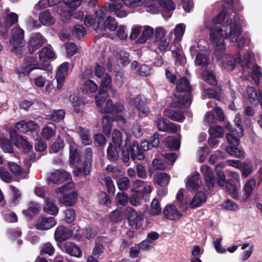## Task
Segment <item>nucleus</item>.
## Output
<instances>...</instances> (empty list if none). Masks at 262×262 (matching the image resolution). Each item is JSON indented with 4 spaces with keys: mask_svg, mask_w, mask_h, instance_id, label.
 I'll return each instance as SVG.
<instances>
[{
    "mask_svg": "<svg viewBox=\"0 0 262 262\" xmlns=\"http://www.w3.org/2000/svg\"><path fill=\"white\" fill-rule=\"evenodd\" d=\"M227 19L221 28L214 27L210 29L209 38L210 41L215 45L214 54L217 59L221 60L223 67L228 71L234 69L237 62L241 60V55L238 53L236 57L231 55H225L224 39L229 38L231 41L237 43L238 48H242L245 43L250 42L248 36L245 34L240 36L241 28L239 23L233 18Z\"/></svg>",
    "mask_w": 262,
    "mask_h": 262,
    "instance_id": "nucleus-1",
    "label": "nucleus"
},
{
    "mask_svg": "<svg viewBox=\"0 0 262 262\" xmlns=\"http://www.w3.org/2000/svg\"><path fill=\"white\" fill-rule=\"evenodd\" d=\"M74 184L72 183H68L60 188L56 189V193H62L63 195L59 198L61 204L67 206L74 205L77 201V194L72 190Z\"/></svg>",
    "mask_w": 262,
    "mask_h": 262,
    "instance_id": "nucleus-2",
    "label": "nucleus"
},
{
    "mask_svg": "<svg viewBox=\"0 0 262 262\" xmlns=\"http://www.w3.org/2000/svg\"><path fill=\"white\" fill-rule=\"evenodd\" d=\"M129 157L133 160L137 159L141 160L144 159L145 156L144 153L141 150L140 145L138 142L133 141L132 145L127 147V140H125V143L122 149V160L126 163L129 160Z\"/></svg>",
    "mask_w": 262,
    "mask_h": 262,
    "instance_id": "nucleus-3",
    "label": "nucleus"
},
{
    "mask_svg": "<svg viewBox=\"0 0 262 262\" xmlns=\"http://www.w3.org/2000/svg\"><path fill=\"white\" fill-rule=\"evenodd\" d=\"M112 87V78L108 74H105L102 78L100 85L98 90V94L95 96V101L97 106H101L102 103L105 100L106 93Z\"/></svg>",
    "mask_w": 262,
    "mask_h": 262,
    "instance_id": "nucleus-4",
    "label": "nucleus"
},
{
    "mask_svg": "<svg viewBox=\"0 0 262 262\" xmlns=\"http://www.w3.org/2000/svg\"><path fill=\"white\" fill-rule=\"evenodd\" d=\"M35 59L33 57H30L26 60L24 63L20 66L17 70L18 73L20 75H27L30 74L31 71L35 69L41 70H49L50 65L39 64L35 63Z\"/></svg>",
    "mask_w": 262,
    "mask_h": 262,
    "instance_id": "nucleus-5",
    "label": "nucleus"
},
{
    "mask_svg": "<svg viewBox=\"0 0 262 262\" xmlns=\"http://www.w3.org/2000/svg\"><path fill=\"white\" fill-rule=\"evenodd\" d=\"M10 43L11 50H15L25 44L24 31L22 29L19 27H15L12 29Z\"/></svg>",
    "mask_w": 262,
    "mask_h": 262,
    "instance_id": "nucleus-6",
    "label": "nucleus"
},
{
    "mask_svg": "<svg viewBox=\"0 0 262 262\" xmlns=\"http://www.w3.org/2000/svg\"><path fill=\"white\" fill-rule=\"evenodd\" d=\"M130 105H135L138 111V115L143 118L146 116L149 112V108L147 106V100L144 97L138 96L135 99H132L129 101Z\"/></svg>",
    "mask_w": 262,
    "mask_h": 262,
    "instance_id": "nucleus-7",
    "label": "nucleus"
},
{
    "mask_svg": "<svg viewBox=\"0 0 262 262\" xmlns=\"http://www.w3.org/2000/svg\"><path fill=\"white\" fill-rule=\"evenodd\" d=\"M99 108L100 112L102 113H111L117 114L122 112L124 107L120 104H113L112 100H108L105 103V100L102 103L101 106H97Z\"/></svg>",
    "mask_w": 262,
    "mask_h": 262,
    "instance_id": "nucleus-8",
    "label": "nucleus"
},
{
    "mask_svg": "<svg viewBox=\"0 0 262 262\" xmlns=\"http://www.w3.org/2000/svg\"><path fill=\"white\" fill-rule=\"evenodd\" d=\"M157 126L159 130L173 134L177 132L178 126L163 117H159L157 120Z\"/></svg>",
    "mask_w": 262,
    "mask_h": 262,
    "instance_id": "nucleus-9",
    "label": "nucleus"
},
{
    "mask_svg": "<svg viewBox=\"0 0 262 262\" xmlns=\"http://www.w3.org/2000/svg\"><path fill=\"white\" fill-rule=\"evenodd\" d=\"M191 103V98L189 94L182 95L177 92L174 95V98L171 104V107L182 108L183 106H188Z\"/></svg>",
    "mask_w": 262,
    "mask_h": 262,
    "instance_id": "nucleus-10",
    "label": "nucleus"
},
{
    "mask_svg": "<svg viewBox=\"0 0 262 262\" xmlns=\"http://www.w3.org/2000/svg\"><path fill=\"white\" fill-rule=\"evenodd\" d=\"M45 39L40 33L33 34L28 42V50L30 53L35 52L42 46Z\"/></svg>",
    "mask_w": 262,
    "mask_h": 262,
    "instance_id": "nucleus-11",
    "label": "nucleus"
},
{
    "mask_svg": "<svg viewBox=\"0 0 262 262\" xmlns=\"http://www.w3.org/2000/svg\"><path fill=\"white\" fill-rule=\"evenodd\" d=\"M56 224V220L53 217H41L37 220L36 228L39 230H46L52 228Z\"/></svg>",
    "mask_w": 262,
    "mask_h": 262,
    "instance_id": "nucleus-12",
    "label": "nucleus"
},
{
    "mask_svg": "<svg viewBox=\"0 0 262 262\" xmlns=\"http://www.w3.org/2000/svg\"><path fill=\"white\" fill-rule=\"evenodd\" d=\"M71 178L70 174L63 170H56L51 173L49 180L53 184H60Z\"/></svg>",
    "mask_w": 262,
    "mask_h": 262,
    "instance_id": "nucleus-13",
    "label": "nucleus"
},
{
    "mask_svg": "<svg viewBox=\"0 0 262 262\" xmlns=\"http://www.w3.org/2000/svg\"><path fill=\"white\" fill-rule=\"evenodd\" d=\"M69 68V63L64 62L60 65L56 73L57 87L60 89L64 82V79L68 75Z\"/></svg>",
    "mask_w": 262,
    "mask_h": 262,
    "instance_id": "nucleus-14",
    "label": "nucleus"
},
{
    "mask_svg": "<svg viewBox=\"0 0 262 262\" xmlns=\"http://www.w3.org/2000/svg\"><path fill=\"white\" fill-rule=\"evenodd\" d=\"M201 172L204 177L207 187L210 189L213 188L215 179L211 169L206 165H203L201 168Z\"/></svg>",
    "mask_w": 262,
    "mask_h": 262,
    "instance_id": "nucleus-15",
    "label": "nucleus"
},
{
    "mask_svg": "<svg viewBox=\"0 0 262 262\" xmlns=\"http://www.w3.org/2000/svg\"><path fill=\"white\" fill-rule=\"evenodd\" d=\"M163 214L165 219L169 220H176L182 215L177 208L172 204L167 205L163 210Z\"/></svg>",
    "mask_w": 262,
    "mask_h": 262,
    "instance_id": "nucleus-16",
    "label": "nucleus"
},
{
    "mask_svg": "<svg viewBox=\"0 0 262 262\" xmlns=\"http://www.w3.org/2000/svg\"><path fill=\"white\" fill-rule=\"evenodd\" d=\"M201 184L202 181L200 179V175L197 172L188 179L186 186L188 190L191 191L198 189Z\"/></svg>",
    "mask_w": 262,
    "mask_h": 262,
    "instance_id": "nucleus-17",
    "label": "nucleus"
},
{
    "mask_svg": "<svg viewBox=\"0 0 262 262\" xmlns=\"http://www.w3.org/2000/svg\"><path fill=\"white\" fill-rule=\"evenodd\" d=\"M74 170V173L77 177H86L91 172V165L80 161L77 164Z\"/></svg>",
    "mask_w": 262,
    "mask_h": 262,
    "instance_id": "nucleus-18",
    "label": "nucleus"
},
{
    "mask_svg": "<svg viewBox=\"0 0 262 262\" xmlns=\"http://www.w3.org/2000/svg\"><path fill=\"white\" fill-rule=\"evenodd\" d=\"M71 236V233L66 227L58 226L55 230L54 237L56 241L62 242L67 239Z\"/></svg>",
    "mask_w": 262,
    "mask_h": 262,
    "instance_id": "nucleus-19",
    "label": "nucleus"
},
{
    "mask_svg": "<svg viewBox=\"0 0 262 262\" xmlns=\"http://www.w3.org/2000/svg\"><path fill=\"white\" fill-rule=\"evenodd\" d=\"M154 32V28L151 27L149 26H142V33L137 40L138 43H145L149 38L152 36Z\"/></svg>",
    "mask_w": 262,
    "mask_h": 262,
    "instance_id": "nucleus-20",
    "label": "nucleus"
},
{
    "mask_svg": "<svg viewBox=\"0 0 262 262\" xmlns=\"http://www.w3.org/2000/svg\"><path fill=\"white\" fill-rule=\"evenodd\" d=\"M69 159L71 164L75 165L78 164L81 160L77 150V145L74 142H71L70 144Z\"/></svg>",
    "mask_w": 262,
    "mask_h": 262,
    "instance_id": "nucleus-21",
    "label": "nucleus"
},
{
    "mask_svg": "<svg viewBox=\"0 0 262 262\" xmlns=\"http://www.w3.org/2000/svg\"><path fill=\"white\" fill-rule=\"evenodd\" d=\"M207 196L203 191L198 192L189 203V207L192 208L200 207L203 203L206 202Z\"/></svg>",
    "mask_w": 262,
    "mask_h": 262,
    "instance_id": "nucleus-22",
    "label": "nucleus"
},
{
    "mask_svg": "<svg viewBox=\"0 0 262 262\" xmlns=\"http://www.w3.org/2000/svg\"><path fill=\"white\" fill-rule=\"evenodd\" d=\"M170 177L165 172H158L154 177V183L161 187L166 186L169 182Z\"/></svg>",
    "mask_w": 262,
    "mask_h": 262,
    "instance_id": "nucleus-23",
    "label": "nucleus"
},
{
    "mask_svg": "<svg viewBox=\"0 0 262 262\" xmlns=\"http://www.w3.org/2000/svg\"><path fill=\"white\" fill-rule=\"evenodd\" d=\"M54 56L55 54L50 46L43 48L39 53V59L42 62H46Z\"/></svg>",
    "mask_w": 262,
    "mask_h": 262,
    "instance_id": "nucleus-24",
    "label": "nucleus"
},
{
    "mask_svg": "<svg viewBox=\"0 0 262 262\" xmlns=\"http://www.w3.org/2000/svg\"><path fill=\"white\" fill-rule=\"evenodd\" d=\"M247 93L249 101L251 104H257L258 102V98L262 96V91L261 90L256 92L255 89L252 86L247 88Z\"/></svg>",
    "mask_w": 262,
    "mask_h": 262,
    "instance_id": "nucleus-25",
    "label": "nucleus"
},
{
    "mask_svg": "<svg viewBox=\"0 0 262 262\" xmlns=\"http://www.w3.org/2000/svg\"><path fill=\"white\" fill-rule=\"evenodd\" d=\"M107 11L108 9L106 7H102L96 11L95 20L96 21L97 25L95 27V24H94V29L95 30H97L99 28L100 24L103 21L104 18L106 17Z\"/></svg>",
    "mask_w": 262,
    "mask_h": 262,
    "instance_id": "nucleus-26",
    "label": "nucleus"
},
{
    "mask_svg": "<svg viewBox=\"0 0 262 262\" xmlns=\"http://www.w3.org/2000/svg\"><path fill=\"white\" fill-rule=\"evenodd\" d=\"M64 249L66 252L71 256L80 257L82 255L80 248L72 243H66L64 244Z\"/></svg>",
    "mask_w": 262,
    "mask_h": 262,
    "instance_id": "nucleus-27",
    "label": "nucleus"
},
{
    "mask_svg": "<svg viewBox=\"0 0 262 262\" xmlns=\"http://www.w3.org/2000/svg\"><path fill=\"white\" fill-rule=\"evenodd\" d=\"M78 133L80 137L81 143L83 145H89L92 144V141L90 137V134L86 128L79 126Z\"/></svg>",
    "mask_w": 262,
    "mask_h": 262,
    "instance_id": "nucleus-28",
    "label": "nucleus"
},
{
    "mask_svg": "<svg viewBox=\"0 0 262 262\" xmlns=\"http://www.w3.org/2000/svg\"><path fill=\"white\" fill-rule=\"evenodd\" d=\"M146 11L150 13L157 14L160 11V4L157 0H149L145 5Z\"/></svg>",
    "mask_w": 262,
    "mask_h": 262,
    "instance_id": "nucleus-29",
    "label": "nucleus"
},
{
    "mask_svg": "<svg viewBox=\"0 0 262 262\" xmlns=\"http://www.w3.org/2000/svg\"><path fill=\"white\" fill-rule=\"evenodd\" d=\"M55 126L52 123H49L43 127L41 132L42 137L46 140H50L55 135Z\"/></svg>",
    "mask_w": 262,
    "mask_h": 262,
    "instance_id": "nucleus-30",
    "label": "nucleus"
},
{
    "mask_svg": "<svg viewBox=\"0 0 262 262\" xmlns=\"http://www.w3.org/2000/svg\"><path fill=\"white\" fill-rule=\"evenodd\" d=\"M40 22L43 25H52L54 24L55 20L48 11L40 13L39 16Z\"/></svg>",
    "mask_w": 262,
    "mask_h": 262,
    "instance_id": "nucleus-31",
    "label": "nucleus"
},
{
    "mask_svg": "<svg viewBox=\"0 0 262 262\" xmlns=\"http://www.w3.org/2000/svg\"><path fill=\"white\" fill-rule=\"evenodd\" d=\"M43 210L46 213L55 215L58 212V208L52 201L49 199H47L45 202Z\"/></svg>",
    "mask_w": 262,
    "mask_h": 262,
    "instance_id": "nucleus-32",
    "label": "nucleus"
},
{
    "mask_svg": "<svg viewBox=\"0 0 262 262\" xmlns=\"http://www.w3.org/2000/svg\"><path fill=\"white\" fill-rule=\"evenodd\" d=\"M70 100L77 112L79 113L84 108V103L77 96L75 95H71L70 97Z\"/></svg>",
    "mask_w": 262,
    "mask_h": 262,
    "instance_id": "nucleus-33",
    "label": "nucleus"
},
{
    "mask_svg": "<svg viewBox=\"0 0 262 262\" xmlns=\"http://www.w3.org/2000/svg\"><path fill=\"white\" fill-rule=\"evenodd\" d=\"M176 89L179 92H188L191 90L189 82L185 78H181L177 82Z\"/></svg>",
    "mask_w": 262,
    "mask_h": 262,
    "instance_id": "nucleus-34",
    "label": "nucleus"
},
{
    "mask_svg": "<svg viewBox=\"0 0 262 262\" xmlns=\"http://www.w3.org/2000/svg\"><path fill=\"white\" fill-rule=\"evenodd\" d=\"M226 191L232 198L234 199L238 198V189L236 185L230 179H228L226 183Z\"/></svg>",
    "mask_w": 262,
    "mask_h": 262,
    "instance_id": "nucleus-35",
    "label": "nucleus"
},
{
    "mask_svg": "<svg viewBox=\"0 0 262 262\" xmlns=\"http://www.w3.org/2000/svg\"><path fill=\"white\" fill-rule=\"evenodd\" d=\"M112 120L107 115H104L102 118L103 132L106 136H110L111 132Z\"/></svg>",
    "mask_w": 262,
    "mask_h": 262,
    "instance_id": "nucleus-36",
    "label": "nucleus"
},
{
    "mask_svg": "<svg viewBox=\"0 0 262 262\" xmlns=\"http://www.w3.org/2000/svg\"><path fill=\"white\" fill-rule=\"evenodd\" d=\"M165 115L167 116L171 120L182 122L184 119L183 114L181 111H174L170 110L165 112Z\"/></svg>",
    "mask_w": 262,
    "mask_h": 262,
    "instance_id": "nucleus-37",
    "label": "nucleus"
},
{
    "mask_svg": "<svg viewBox=\"0 0 262 262\" xmlns=\"http://www.w3.org/2000/svg\"><path fill=\"white\" fill-rule=\"evenodd\" d=\"M165 145L171 149L177 150L180 146V141L173 136L166 138Z\"/></svg>",
    "mask_w": 262,
    "mask_h": 262,
    "instance_id": "nucleus-38",
    "label": "nucleus"
},
{
    "mask_svg": "<svg viewBox=\"0 0 262 262\" xmlns=\"http://www.w3.org/2000/svg\"><path fill=\"white\" fill-rule=\"evenodd\" d=\"M185 29V26L182 24L177 25L174 29V43H178L182 39Z\"/></svg>",
    "mask_w": 262,
    "mask_h": 262,
    "instance_id": "nucleus-39",
    "label": "nucleus"
},
{
    "mask_svg": "<svg viewBox=\"0 0 262 262\" xmlns=\"http://www.w3.org/2000/svg\"><path fill=\"white\" fill-rule=\"evenodd\" d=\"M112 140L117 147L121 148L123 142L121 133L117 129L114 130L112 135Z\"/></svg>",
    "mask_w": 262,
    "mask_h": 262,
    "instance_id": "nucleus-40",
    "label": "nucleus"
},
{
    "mask_svg": "<svg viewBox=\"0 0 262 262\" xmlns=\"http://www.w3.org/2000/svg\"><path fill=\"white\" fill-rule=\"evenodd\" d=\"M255 186L256 181L254 179H250L245 183L244 190L247 198L251 195Z\"/></svg>",
    "mask_w": 262,
    "mask_h": 262,
    "instance_id": "nucleus-41",
    "label": "nucleus"
},
{
    "mask_svg": "<svg viewBox=\"0 0 262 262\" xmlns=\"http://www.w3.org/2000/svg\"><path fill=\"white\" fill-rule=\"evenodd\" d=\"M98 90V85L92 80H86L83 84V90L86 93H95Z\"/></svg>",
    "mask_w": 262,
    "mask_h": 262,
    "instance_id": "nucleus-42",
    "label": "nucleus"
},
{
    "mask_svg": "<svg viewBox=\"0 0 262 262\" xmlns=\"http://www.w3.org/2000/svg\"><path fill=\"white\" fill-rule=\"evenodd\" d=\"M15 145L18 147H21L25 152H28L32 149L30 144L22 136L17 137V142Z\"/></svg>",
    "mask_w": 262,
    "mask_h": 262,
    "instance_id": "nucleus-43",
    "label": "nucleus"
},
{
    "mask_svg": "<svg viewBox=\"0 0 262 262\" xmlns=\"http://www.w3.org/2000/svg\"><path fill=\"white\" fill-rule=\"evenodd\" d=\"M160 6L165 12L173 11L176 8L175 4L171 0H159Z\"/></svg>",
    "mask_w": 262,
    "mask_h": 262,
    "instance_id": "nucleus-44",
    "label": "nucleus"
},
{
    "mask_svg": "<svg viewBox=\"0 0 262 262\" xmlns=\"http://www.w3.org/2000/svg\"><path fill=\"white\" fill-rule=\"evenodd\" d=\"M103 25L106 29L110 31H114L117 27V23L115 18L109 16L107 17L103 23Z\"/></svg>",
    "mask_w": 262,
    "mask_h": 262,
    "instance_id": "nucleus-45",
    "label": "nucleus"
},
{
    "mask_svg": "<svg viewBox=\"0 0 262 262\" xmlns=\"http://www.w3.org/2000/svg\"><path fill=\"white\" fill-rule=\"evenodd\" d=\"M18 21V15L13 12L8 14L5 20V25L7 28H10Z\"/></svg>",
    "mask_w": 262,
    "mask_h": 262,
    "instance_id": "nucleus-46",
    "label": "nucleus"
},
{
    "mask_svg": "<svg viewBox=\"0 0 262 262\" xmlns=\"http://www.w3.org/2000/svg\"><path fill=\"white\" fill-rule=\"evenodd\" d=\"M64 112L62 110L53 111L51 114L48 115V118L54 121L59 122L64 117Z\"/></svg>",
    "mask_w": 262,
    "mask_h": 262,
    "instance_id": "nucleus-47",
    "label": "nucleus"
},
{
    "mask_svg": "<svg viewBox=\"0 0 262 262\" xmlns=\"http://www.w3.org/2000/svg\"><path fill=\"white\" fill-rule=\"evenodd\" d=\"M107 156L110 160L116 161L119 158V155L115 147L112 143H109L107 149Z\"/></svg>",
    "mask_w": 262,
    "mask_h": 262,
    "instance_id": "nucleus-48",
    "label": "nucleus"
},
{
    "mask_svg": "<svg viewBox=\"0 0 262 262\" xmlns=\"http://www.w3.org/2000/svg\"><path fill=\"white\" fill-rule=\"evenodd\" d=\"M161 213V208L159 201L155 199L150 205V213L152 215H157Z\"/></svg>",
    "mask_w": 262,
    "mask_h": 262,
    "instance_id": "nucleus-49",
    "label": "nucleus"
},
{
    "mask_svg": "<svg viewBox=\"0 0 262 262\" xmlns=\"http://www.w3.org/2000/svg\"><path fill=\"white\" fill-rule=\"evenodd\" d=\"M39 210V207L37 204L33 202H30L28 205V209L23 210V213L26 216H31V213L37 214L38 213Z\"/></svg>",
    "mask_w": 262,
    "mask_h": 262,
    "instance_id": "nucleus-50",
    "label": "nucleus"
},
{
    "mask_svg": "<svg viewBox=\"0 0 262 262\" xmlns=\"http://www.w3.org/2000/svg\"><path fill=\"white\" fill-rule=\"evenodd\" d=\"M210 135L214 138H221L224 135V129L220 126H212L209 128Z\"/></svg>",
    "mask_w": 262,
    "mask_h": 262,
    "instance_id": "nucleus-51",
    "label": "nucleus"
},
{
    "mask_svg": "<svg viewBox=\"0 0 262 262\" xmlns=\"http://www.w3.org/2000/svg\"><path fill=\"white\" fill-rule=\"evenodd\" d=\"M227 151L231 156H234L237 158H243L245 156V152L243 150L239 149L234 147H227Z\"/></svg>",
    "mask_w": 262,
    "mask_h": 262,
    "instance_id": "nucleus-52",
    "label": "nucleus"
},
{
    "mask_svg": "<svg viewBox=\"0 0 262 262\" xmlns=\"http://www.w3.org/2000/svg\"><path fill=\"white\" fill-rule=\"evenodd\" d=\"M204 80L211 85H215L217 83L214 75L210 71H205L203 73Z\"/></svg>",
    "mask_w": 262,
    "mask_h": 262,
    "instance_id": "nucleus-53",
    "label": "nucleus"
},
{
    "mask_svg": "<svg viewBox=\"0 0 262 262\" xmlns=\"http://www.w3.org/2000/svg\"><path fill=\"white\" fill-rule=\"evenodd\" d=\"M8 165L10 171L15 176L21 177L23 175V171L20 167L14 162L8 163Z\"/></svg>",
    "mask_w": 262,
    "mask_h": 262,
    "instance_id": "nucleus-54",
    "label": "nucleus"
},
{
    "mask_svg": "<svg viewBox=\"0 0 262 262\" xmlns=\"http://www.w3.org/2000/svg\"><path fill=\"white\" fill-rule=\"evenodd\" d=\"M226 157V156L225 153L221 151L217 150L214 154L210 156L209 159V162L211 164H214L215 162H217L219 160L225 159Z\"/></svg>",
    "mask_w": 262,
    "mask_h": 262,
    "instance_id": "nucleus-55",
    "label": "nucleus"
},
{
    "mask_svg": "<svg viewBox=\"0 0 262 262\" xmlns=\"http://www.w3.org/2000/svg\"><path fill=\"white\" fill-rule=\"evenodd\" d=\"M128 53L125 51H121L117 57L118 62L122 66H126L129 63Z\"/></svg>",
    "mask_w": 262,
    "mask_h": 262,
    "instance_id": "nucleus-56",
    "label": "nucleus"
},
{
    "mask_svg": "<svg viewBox=\"0 0 262 262\" xmlns=\"http://www.w3.org/2000/svg\"><path fill=\"white\" fill-rule=\"evenodd\" d=\"M240 170L242 171V176L244 178H247L252 172V165L249 163H243Z\"/></svg>",
    "mask_w": 262,
    "mask_h": 262,
    "instance_id": "nucleus-57",
    "label": "nucleus"
},
{
    "mask_svg": "<svg viewBox=\"0 0 262 262\" xmlns=\"http://www.w3.org/2000/svg\"><path fill=\"white\" fill-rule=\"evenodd\" d=\"M262 75L261 68L257 64H254L252 68V78L256 84L259 83V79Z\"/></svg>",
    "mask_w": 262,
    "mask_h": 262,
    "instance_id": "nucleus-58",
    "label": "nucleus"
},
{
    "mask_svg": "<svg viewBox=\"0 0 262 262\" xmlns=\"http://www.w3.org/2000/svg\"><path fill=\"white\" fill-rule=\"evenodd\" d=\"M116 201L117 204L125 206L128 202V196L125 192L118 193L116 195Z\"/></svg>",
    "mask_w": 262,
    "mask_h": 262,
    "instance_id": "nucleus-59",
    "label": "nucleus"
},
{
    "mask_svg": "<svg viewBox=\"0 0 262 262\" xmlns=\"http://www.w3.org/2000/svg\"><path fill=\"white\" fill-rule=\"evenodd\" d=\"M64 46L68 56H72L77 52V47L74 43L68 42Z\"/></svg>",
    "mask_w": 262,
    "mask_h": 262,
    "instance_id": "nucleus-60",
    "label": "nucleus"
},
{
    "mask_svg": "<svg viewBox=\"0 0 262 262\" xmlns=\"http://www.w3.org/2000/svg\"><path fill=\"white\" fill-rule=\"evenodd\" d=\"M85 33L84 28L81 25H75L72 30V34L78 38L83 37Z\"/></svg>",
    "mask_w": 262,
    "mask_h": 262,
    "instance_id": "nucleus-61",
    "label": "nucleus"
},
{
    "mask_svg": "<svg viewBox=\"0 0 262 262\" xmlns=\"http://www.w3.org/2000/svg\"><path fill=\"white\" fill-rule=\"evenodd\" d=\"M0 144L5 152L12 153L13 148L9 140L5 139L0 140Z\"/></svg>",
    "mask_w": 262,
    "mask_h": 262,
    "instance_id": "nucleus-62",
    "label": "nucleus"
},
{
    "mask_svg": "<svg viewBox=\"0 0 262 262\" xmlns=\"http://www.w3.org/2000/svg\"><path fill=\"white\" fill-rule=\"evenodd\" d=\"M64 216L66 222L68 223H71L76 217L75 211L73 209H68L64 211Z\"/></svg>",
    "mask_w": 262,
    "mask_h": 262,
    "instance_id": "nucleus-63",
    "label": "nucleus"
},
{
    "mask_svg": "<svg viewBox=\"0 0 262 262\" xmlns=\"http://www.w3.org/2000/svg\"><path fill=\"white\" fill-rule=\"evenodd\" d=\"M195 63L197 66L202 67L206 66L208 64V59L207 56L202 54H197L195 59Z\"/></svg>",
    "mask_w": 262,
    "mask_h": 262,
    "instance_id": "nucleus-64",
    "label": "nucleus"
}]
</instances>
